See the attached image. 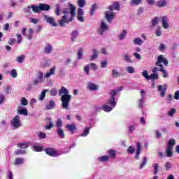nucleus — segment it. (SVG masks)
<instances>
[{
  "instance_id": "1",
  "label": "nucleus",
  "mask_w": 179,
  "mask_h": 179,
  "mask_svg": "<svg viewBox=\"0 0 179 179\" xmlns=\"http://www.w3.org/2000/svg\"><path fill=\"white\" fill-rule=\"evenodd\" d=\"M59 96H61L62 107L64 110H69V103L72 100V95L69 94V91L65 87H61L59 91Z\"/></svg>"
},
{
  "instance_id": "2",
  "label": "nucleus",
  "mask_w": 179,
  "mask_h": 179,
  "mask_svg": "<svg viewBox=\"0 0 179 179\" xmlns=\"http://www.w3.org/2000/svg\"><path fill=\"white\" fill-rule=\"evenodd\" d=\"M86 5V0H78V6L80 8L77 10V19L79 22H85V19L83 18V9L82 8L85 7Z\"/></svg>"
},
{
  "instance_id": "3",
  "label": "nucleus",
  "mask_w": 179,
  "mask_h": 179,
  "mask_svg": "<svg viewBox=\"0 0 179 179\" xmlns=\"http://www.w3.org/2000/svg\"><path fill=\"white\" fill-rule=\"evenodd\" d=\"M69 8H64L62 10V13H64V15H66L67 17H68V15H71V17H72L73 19L75 17V16H76V8L75 7V6H73V4L69 3Z\"/></svg>"
},
{
  "instance_id": "4",
  "label": "nucleus",
  "mask_w": 179,
  "mask_h": 179,
  "mask_svg": "<svg viewBox=\"0 0 179 179\" xmlns=\"http://www.w3.org/2000/svg\"><path fill=\"white\" fill-rule=\"evenodd\" d=\"M162 64H164L165 66H168L169 60H167V58L164 57V55H161L158 56L157 61L155 62V65L156 66H159L160 68H163L164 67V66H163Z\"/></svg>"
},
{
  "instance_id": "5",
  "label": "nucleus",
  "mask_w": 179,
  "mask_h": 179,
  "mask_svg": "<svg viewBox=\"0 0 179 179\" xmlns=\"http://www.w3.org/2000/svg\"><path fill=\"white\" fill-rule=\"evenodd\" d=\"M31 8L34 13H40V12L45 10V4L40 3L39 6H31Z\"/></svg>"
},
{
  "instance_id": "6",
  "label": "nucleus",
  "mask_w": 179,
  "mask_h": 179,
  "mask_svg": "<svg viewBox=\"0 0 179 179\" xmlns=\"http://www.w3.org/2000/svg\"><path fill=\"white\" fill-rule=\"evenodd\" d=\"M72 20H73V17L68 19V15H64L62 16V19L59 20V24L61 27H64L66 23L68 24L69 22H72Z\"/></svg>"
},
{
  "instance_id": "7",
  "label": "nucleus",
  "mask_w": 179,
  "mask_h": 179,
  "mask_svg": "<svg viewBox=\"0 0 179 179\" xmlns=\"http://www.w3.org/2000/svg\"><path fill=\"white\" fill-rule=\"evenodd\" d=\"M159 69L157 67H155L152 69V74L150 75L148 78V80H157L159 79V73L157 71Z\"/></svg>"
},
{
  "instance_id": "8",
  "label": "nucleus",
  "mask_w": 179,
  "mask_h": 179,
  "mask_svg": "<svg viewBox=\"0 0 179 179\" xmlns=\"http://www.w3.org/2000/svg\"><path fill=\"white\" fill-rule=\"evenodd\" d=\"M157 90L159 92L160 97H164L167 92V85H158Z\"/></svg>"
},
{
  "instance_id": "9",
  "label": "nucleus",
  "mask_w": 179,
  "mask_h": 179,
  "mask_svg": "<svg viewBox=\"0 0 179 179\" xmlns=\"http://www.w3.org/2000/svg\"><path fill=\"white\" fill-rule=\"evenodd\" d=\"M105 17L107 22H108V23H111L114 20V17H115V13H114L113 12L107 10L105 13Z\"/></svg>"
},
{
  "instance_id": "10",
  "label": "nucleus",
  "mask_w": 179,
  "mask_h": 179,
  "mask_svg": "<svg viewBox=\"0 0 179 179\" xmlns=\"http://www.w3.org/2000/svg\"><path fill=\"white\" fill-rule=\"evenodd\" d=\"M11 124L14 128H19V127H20V116H19V115H15L13 118Z\"/></svg>"
},
{
  "instance_id": "11",
  "label": "nucleus",
  "mask_w": 179,
  "mask_h": 179,
  "mask_svg": "<svg viewBox=\"0 0 179 179\" xmlns=\"http://www.w3.org/2000/svg\"><path fill=\"white\" fill-rule=\"evenodd\" d=\"M46 22L48 23L52 27H57L58 24H57V21L54 17L45 16Z\"/></svg>"
},
{
  "instance_id": "12",
  "label": "nucleus",
  "mask_w": 179,
  "mask_h": 179,
  "mask_svg": "<svg viewBox=\"0 0 179 179\" xmlns=\"http://www.w3.org/2000/svg\"><path fill=\"white\" fill-rule=\"evenodd\" d=\"M107 30H108V25H107L104 21H102L99 31V34L103 36V34H104V31H107Z\"/></svg>"
},
{
  "instance_id": "13",
  "label": "nucleus",
  "mask_w": 179,
  "mask_h": 179,
  "mask_svg": "<svg viewBox=\"0 0 179 179\" xmlns=\"http://www.w3.org/2000/svg\"><path fill=\"white\" fill-rule=\"evenodd\" d=\"M162 24L164 29H169L170 27V25H169V17L167 16L162 17Z\"/></svg>"
},
{
  "instance_id": "14",
  "label": "nucleus",
  "mask_w": 179,
  "mask_h": 179,
  "mask_svg": "<svg viewBox=\"0 0 179 179\" xmlns=\"http://www.w3.org/2000/svg\"><path fill=\"white\" fill-rule=\"evenodd\" d=\"M45 152H46V155H49V156H52V157H56V156H59V155H58V152H57V151H55L52 148H46Z\"/></svg>"
},
{
  "instance_id": "15",
  "label": "nucleus",
  "mask_w": 179,
  "mask_h": 179,
  "mask_svg": "<svg viewBox=\"0 0 179 179\" xmlns=\"http://www.w3.org/2000/svg\"><path fill=\"white\" fill-rule=\"evenodd\" d=\"M109 10L113 12V10H120V2H114L111 6L108 7Z\"/></svg>"
},
{
  "instance_id": "16",
  "label": "nucleus",
  "mask_w": 179,
  "mask_h": 179,
  "mask_svg": "<svg viewBox=\"0 0 179 179\" xmlns=\"http://www.w3.org/2000/svg\"><path fill=\"white\" fill-rule=\"evenodd\" d=\"M56 69L57 66H53L52 68L50 69L49 71L45 73V78H51V76H54V75H55Z\"/></svg>"
},
{
  "instance_id": "17",
  "label": "nucleus",
  "mask_w": 179,
  "mask_h": 179,
  "mask_svg": "<svg viewBox=\"0 0 179 179\" xmlns=\"http://www.w3.org/2000/svg\"><path fill=\"white\" fill-rule=\"evenodd\" d=\"M87 86H88L89 90H91L92 92L99 90V85H97L92 82H88Z\"/></svg>"
},
{
  "instance_id": "18",
  "label": "nucleus",
  "mask_w": 179,
  "mask_h": 179,
  "mask_svg": "<svg viewBox=\"0 0 179 179\" xmlns=\"http://www.w3.org/2000/svg\"><path fill=\"white\" fill-rule=\"evenodd\" d=\"M66 128H67L68 131L69 132H71V134H74L75 131L78 129V127H76V124H75L74 123L71 124H66Z\"/></svg>"
},
{
  "instance_id": "19",
  "label": "nucleus",
  "mask_w": 179,
  "mask_h": 179,
  "mask_svg": "<svg viewBox=\"0 0 179 179\" xmlns=\"http://www.w3.org/2000/svg\"><path fill=\"white\" fill-rule=\"evenodd\" d=\"M52 128H54V123L52 122V119L51 117H48L46 122L45 129L50 130Z\"/></svg>"
},
{
  "instance_id": "20",
  "label": "nucleus",
  "mask_w": 179,
  "mask_h": 179,
  "mask_svg": "<svg viewBox=\"0 0 179 179\" xmlns=\"http://www.w3.org/2000/svg\"><path fill=\"white\" fill-rule=\"evenodd\" d=\"M106 104L113 107V108H115V107L117 106V101H115V99L110 98V99L106 101Z\"/></svg>"
},
{
  "instance_id": "21",
  "label": "nucleus",
  "mask_w": 179,
  "mask_h": 179,
  "mask_svg": "<svg viewBox=\"0 0 179 179\" xmlns=\"http://www.w3.org/2000/svg\"><path fill=\"white\" fill-rule=\"evenodd\" d=\"M92 55L90 56V61H94V59H97L99 57V50H97V49H92Z\"/></svg>"
},
{
  "instance_id": "22",
  "label": "nucleus",
  "mask_w": 179,
  "mask_h": 179,
  "mask_svg": "<svg viewBox=\"0 0 179 179\" xmlns=\"http://www.w3.org/2000/svg\"><path fill=\"white\" fill-rule=\"evenodd\" d=\"M136 148H137V150L136 152L135 159H136V160H139V155H141V149H142L141 143H139V142L137 143Z\"/></svg>"
},
{
  "instance_id": "23",
  "label": "nucleus",
  "mask_w": 179,
  "mask_h": 179,
  "mask_svg": "<svg viewBox=\"0 0 179 179\" xmlns=\"http://www.w3.org/2000/svg\"><path fill=\"white\" fill-rule=\"evenodd\" d=\"M17 148L20 149H27L30 144L28 142L19 143L17 144Z\"/></svg>"
},
{
  "instance_id": "24",
  "label": "nucleus",
  "mask_w": 179,
  "mask_h": 179,
  "mask_svg": "<svg viewBox=\"0 0 179 179\" xmlns=\"http://www.w3.org/2000/svg\"><path fill=\"white\" fill-rule=\"evenodd\" d=\"M54 51V48L51 43H47L45 46V54H51Z\"/></svg>"
},
{
  "instance_id": "25",
  "label": "nucleus",
  "mask_w": 179,
  "mask_h": 179,
  "mask_svg": "<svg viewBox=\"0 0 179 179\" xmlns=\"http://www.w3.org/2000/svg\"><path fill=\"white\" fill-rule=\"evenodd\" d=\"M123 61H124V62H128L129 64H133L134 61L132 60V58L129 56L128 54H124L123 55Z\"/></svg>"
},
{
  "instance_id": "26",
  "label": "nucleus",
  "mask_w": 179,
  "mask_h": 179,
  "mask_svg": "<svg viewBox=\"0 0 179 179\" xmlns=\"http://www.w3.org/2000/svg\"><path fill=\"white\" fill-rule=\"evenodd\" d=\"M57 134L59 136V138H61V139H64V138H65V132L64 131L62 127L57 129Z\"/></svg>"
},
{
  "instance_id": "27",
  "label": "nucleus",
  "mask_w": 179,
  "mask_h": 179,
  "mask_svg": "<svg viewBox=\"0 0 179 179\" xmlns=\"http://www.w3.org/2000/svg\"><path fill=\"white\" fill-rule=\"evenodd\" d=\"M32 149L34 152H43V146L39 144H34Z\"/></svg>"
},
{
  "instance_id": "28",
  "label": "nucleus",
  "mask_w": 179,
  "mask_h": 179,
  "mask_svg": "<svg viewBox=\"0 0 179 179\" xmlns=\"http://www.w3.org/2000/svg\"><path fill=\"white\" fill-rule=\"evenodd\" d=\"M24 163V159L22 157L15 158L14 161L15 166H19L20 164H23Z\"/></svg>"
},
{
  "instance_id": "29",
  "label": "nucleus",
  "mask_w": 179,
  "mask_h": 179,
  "mask_svg": "<svg viewBox=\"0 0 179 179\" xmlns=\"http://www.w3.org/2000/svg\"><path fill=\"white\" fill-rule=\"evenodd\" d=\"M157 6L158 8H164V6H167V1L166 0H159L157 2Z\"/></svg>"
},
{
  "instance_id": "30",
  "label": "nucleus",
  "mask_w": 179,
  "mask_h": 179,
  "mask_svg": "<svg viewBox=\"0 0 179 179\" xmlns=\"http://www.w3.org/2000/svg\"><path fill=\"white\" fill-rule=\"evenodd\" d=\"M55 107V101H50L46 106V110H52Z\"/></svg>"
},
{
  "instance_id": "31",
  "label": "nucleus",
  "mask_w": 179,
  "mask_h": 179,
  "mask_svg": "<svg viewBox=\"0 0 179 179\" xmlns=\"http://www.w3.org/2000/svg\"><path fill=\"white\" fill-rule=\"evenodd\" d=\"M113 108H113L112 106H110L107 103L106 105H103L102 106V110H103V111H105L106 113H110V111H113Z\"/></svg>"
},
{
  "instance_id": "32",
  "label": "nucleus",
  "mask_w": 179,
  "mask_h": 179,
  "mask_svg": "<svg viewBox=\"0 0 179 179\" xmlns=\"http://www.w3.org/2000/svg\"><path fill=\"white\" fill-rule=\"evenodd\" d=\"M134 45H142L143 41L141 38H135L133 41Z\"/></svg>"
},
{
  "instance_id": "33",
  "label": "nucleus",
  "mask_w": 179,
  "mask_h": 179,
  "mask_svg": "<svg viewBox=\"0 0 179 179\" xmlns=\"http://www.w3.org/2000/svg\"><path fill=\"white\" fill-rule=\"evenodd\" d=\"M55 13L57 16H61V4L59 3L56 4Z\"/></svg>"
},
{
  "instance_id": "34",
  "label": "nucleus",
  "mask_w": 179,
  "mask_h": 179,
  "mask_svg": "<svg viewBox=\"0 0 179 179\" xmlns=\"http://www.w3.org/2000/svg\"><path fill=\"white\" fill-rule=\"evenodd\" d=\"M108 159H110V157L108 155H103V156L98 157L99 162H101L102 163L108 162Z\"/></svg>"
},
{
  "instance_id": "35",
  "label": "nucleus",
  "mask_w": 179,
  "mask_h": 179,
  "mask_svg": "<svg viewBox=\"0 0 179 179\" xmlns=\"http://www.w3.org/2000/svg\"><path fill=\"white\" fill-rule=\"evenodd\" d=\"M166 155L167 157H173V148L166 147Z\"/></svg>"
},
{
  "instance_id": "36",
  "label": "nucleus",
  "mask_w": 179,
  "mask_h": 179,
  "mask_svg": "<svg viewBox=\"0 0 179 179\" xmlns=\"http://www.w3.org/2000/svg\"><path fill=\"white\" fill-rule=\"evenodd\" d=\"M42 80H43V73H40L39 76H38V78L34 80L33 83H34V85H38Z\"/></svg>"
},
{
  "instance_id": "37",
  "label": "nucleus",
  "mask_w": 179,
  "mask_h": 179,
  "mask_svg": "<svg viewBox=\"0 0 179 179\" xmlns=\"http://www.w3.org/2000/svg\"><path fill=\"white\" fill-rule=\"evenodd\" d=\"M158 71L163 73V78H169V73H167V70L164 69V67H160Z\"/></svg>"
},
{
  "instance_id": "38",
  "label": "nucleus",
  "mask_w": 179,
  "mask_h": 179,
  "mask_svg": "<svg viewBox=\"0 0 179 179\" xmlns=\"http://www.w3.org/2000/svg\"><path fill=\"white\" fill-rule=\"evenodd\" d=\"M17 113L22 115H26V116L29 115V113L27 112V109L26 108L17 110Z\"/></svg>"
},
{
  "instance_id": "39",
  "label": "nucleus",
  "mask_w": 179,
  "mask_h": 179,
  "mask_svg": "<svg viewBox=\"0 0 179 179\" xmlns=\"http://www.w3.org/2000/svg\"><path fill=\"white\" fill-rule=\"evenodd\" d=\"M174 145H176V139L171 138L168 142L166 148H171L173 149V146H174Z\"/></svg>"
},
{
  "instance_id": "40",
  "label": "nucleus",
  "mask_w": 179,
  "mask_h": 179,
  "mask_svg": "<svg viewBox=\"0 0 179 179\" xmlns=\"http://www.w3.org/2000/svg\"><path fill=\"white\" fill-rule=\"evenodd\" d=\"M90 132V127H85V129L83 131V134L80 135V136L86 137L89 135Z\"/></svg>"
},
{
  "instance_id": "41",
  "label": "nucleus",
  "mask_w": 179,
  "mask_h": 179,
  "mask_svg": "<svg viewBox=\"0 0 179 179\" xmlns=\"http://www.w3.org/2000/svg\"><path fill=\"white\" fill-rule=\"evenodd\" d=\"M112 76L113 78H120V76H121V73L118 72V71L113 69L112 70Z\"/></svg>"
},
{
  "instance_id": "42",
  "label": "nucleus",
  "mask_w": 179,
  "mask_h": 179,
  "mask_svg": "<svg viewBox=\"0 0 179 179\" xmlns=\"http://www.w3.org/2000/svg\"><path fill=\"white\" fill-rule=\"evenodd\" d=\"M152 166L154 167L153 174H155V176H157L159 173V164H154Z\"/></svg>"
},
{
  "instance_id": "43",
  "label": "nucleus",
  "mask_w": 179,
  "mask_h": 179,
  "mask_svg": "<svg viewBox=\"0 0 179 179\" xmlns=\"http://www.w3.org/2000/svg\"><path fill=\"white\" fill-rule=\"evenodd\" d=\"M146 163H148V157H144L143 158L142 163L140 165V169L141 170H142V169L146 166Z\"/></svg>"
},
{
  "instance_id": "44",
  "label": "nucleus",
  "mask_w": 179,
  "mask_h": 179,
  "mask_svg": "<svg viewBox=\"0 0 179 179\" xmlns=\"http://www.w3.org/2000/svg\"><path fill=\"white\" fill-rule=\"evenodd\" d=\"M79 36L78 31H73L71 34V41H75V39Z\"/></svg>"
},
{
  "instance_id": "45",
  "label": "nucleus",
  "mask_w": 179,
  "mask_h": 179,
  "mask_svg": "<svg viewBox=\"0 0 179 179\" xmlns=\"http://www.w3.org/2000/svg\"><path fill=\"white\" fill-rule=\"evenodd\" d=\"M143 103H145V95H142V97L139 99L138 107L142 108L143 107Z\"/></svg>"
},
{
  "instance_id": "46",
  "label": "nucleus",
  "mask_w": 179,
  "mask_h": 179,
  "mask_svg": "<svg viewBox=\"0 0 179 179\" xmlns=\"http://www.w3.org/2000/svg\"><path fill=\"white\" fill-rule=\"evenodd\" d=\"M25 58L26 57L24 55L18 56L16 58V61L18 64H22L23 61H24Z\"/></svg>"
},
{
  "instance_id": "47",
  "label": "nucleus",
  "mask_w": 179,
  "mask_h": 179,
  "mask_svg": "<svg viewBox=\"0 0 179 179\" xmlns=\"http://www.w3.org/2000/svg\"><path fill=\"white\" fill-rule=\"evenodd\" d=\"M14 155H15L16 156H17L19 155H26V150H16L14 152Z\"/></svg>"
},
{
  "instance_id": "48",
  "label": "nucleus",
  "mask_w": 179,
  "mask_h": 179,
  "mask_svg": "<svg viewBox=\"0 0 179 179\" xmlns=\"http://www.w3.org/2000/svg\"><path fill=\"white\" fill-rule=\"evenodd\" d=\"M45 98V90H43L41 93V94L39 95V97L38 98V99L40 101H43V100H44Z\"/></svg>"
},
{
  "instance_id": "49",
  "label": "nucleus",
  "mask_w": 179,
  "mask_h": 179,
  "mask_svg": "<svg viewBox=\"0 0 179 179\" xmlns=\"http://www.w3.org/2000/svg\"><path fill=\"white\" fill-rule=\"evenodd\" d=\"M96 9H97V4H93L91 8L90 15L93 16L94 15V12H96Z\"/></svg>"
},
{
  "instance_id": "50",
  "label": "nucleus",
  "mask_w": 179,
  "mask_h": 179,
  "mask_svg": "<svg viewBox=\"0 0 179 179\" xmlns=\"http://www.w3.org/2000/svg\"><path fill=\"white\" fill-rule=\"evenodd\" d=\"M176 113H177V109L176 108H171V110L168 113V115L169 117H174V114H176Z\"/></svg>"
},
{
  "instance_id": "51",
  "label": "nucleus",
  "mask_w": 179,
  "mask_h": 179,
  "mask_svg": "<svg viewBox=\"0 0 179 179\" xmlns=\"http://www.w3.org/2000/svg\"><path fill=\"white\" fill-rule=\"evenodd\" d=\"M127 37V31L123 30V31L119 36V40H124Z\"/></svg>"
},
{
  "instance_id": "52",
  "label": "nucleus",
  "mask_w": 179,
  "mask_h": 179,
  "mask_svg": "<svg viewBox=\"0 0 179 179\" xmlns=\"http://www.w3.org/2000/svg\"><path fill=\"white\" fill-rule=\"evenodd\" d=\"M117 94L118 92L115 90H111L110 92V99H115V96H117Z\"/></svg>"
},
{
  "instance_id": "53",
  "label": "nucleus",
  "mask_w": 179,
  "mask_h": 179,
  "mask_svg": "<svg viewBox=\"0 0 179 179\" xmlns=\"http://www.w3.org/2000/svg\"><path fill=\"white\" fill-rule=\"evenodd\" d=\"M127 71L128 73H135V68H134L133 66H128L127 67Z\"/></svg>"
},
{
  "instance_id": "54",
  "label": "nucleus",
  "mask_w": 179,
  "mask_h": 179,
  "mask_svg": "<svg viewBox=\"0 0 179 179\" xmlns=\"http://www.w3.org/2000/svg\"><path fill=\"white\" fill-rule=\"evenodd\" d=\"M56 127L57 129L62 128V120L61 118H58L57 122H56Z\"/></svg>"
},
{
  "instance_id": "55",
  "label": "nucleus",
  "mask_w": 179,
  "mask_h": 179,
  "mask_svg": "<svg viewBox=\"0 0 179 179\" xmlns=\"http://www.w3.org/2000/svg\"><path fill=\"white\" fill-rule=\"evenodd\" d=\"M164 166L167 171H169V170H170L173 167V164L170 162H166Z\"/></svg>"
},
{
  "instance_id": "56",
  "label": "nucleus",
  "mask_w": 179,
  "mask_h": 179,
  "mask_svg": "<svg viewBox=\"0 0 179 179\" xmlns=\"http://www.w3.org/2000/svg\"><path fill=\"white\" fill-rule=\"evenodd\" d=\"M10 75L12 78H17V71H16V69H13L10 72Z\"/></svg>"
},
{
  "instance_id": "57",
  "label": "nucleus",
  "mask_w": 179,
  "mask_h": 179,
  "mask_svg": "<svg viewBox=\"0 0 179 179\" xmlns=\"http://www.w3.org/2000/svg\"><path fill=\"white\" fill-rule=\"evenodd\" d=\"M142 3V0H132L131 1V5H141Z\"/></svg>"
},
{
  "instance_id": "58",
  "label": "nucleus",
  "mask_w": 179,
  "mask_h": 179,
  "mask_svg": "<svg viewBox=\"0 0 179 179\" xmlns=\"http://www.w3.org/2000/svg\"><path fill=\"white\" fill-rule=\"evenodd\" d=\"M108 155L110 156L112 159H115V150H110L108 151Z\"/></svg>"
},
{
  "instance_id": "59",
  "label": "nucleus",
  "mask_w": 179,
  "mask_h": 179,
  "mask_svg": "<svg viewBox=\"0 0 179 179\" xmlns=\"http://www.w3.org/2000/svg\"><path fill=\"white\" fill-rule=\"evenodd\" d=\"M127 153H129L130 155H134V153H135V148H134V147L132 146H129L127 148Z\"/></svg>"
},
{
  "instance_id": "60",
  "label": "nucleus",
  "mask_w": 179,
  "mask_h": 179,
  "mask_svg": "<svg viewBox=\"0 0 179 179\" xmlns=\"http://www.w3.org/2000/svg\"><path fill=\"white\" fill-rule=\"evenodd\" d=\"M142 75L147 80H149V73H148V71L147 70H144L143 72H142Z\"/></svg>"
},
{
  "instance_id": "61",
  "label": "nucleus",
  "mask_w": 179,
  "mask_h": 179,
  "mask_svg": "<svg viewBox=\"0 0 179 179\" xmlns=\"http://www.w3.org/2000/svg\"><path fill=\"white\" fill-rule=\"evenodd\" d=\"M82 57H83V52H82V49H79L77 54V59H82Z\"/></svg>"
},
{
  "instance_id": "62",
  "label": "nucleus",
  "mask_w": 179,
  "mask_h": 179,
  "mask_svg": "<svg viewBox=\"0 0 179 179\" xmlns=\"http://www.w3.org/2000/svg\"><path fill=\"white\" fill-rule=\"evenodd\" d=\"M21 104L22 106H27V104H29V101L27 100L26 98L22 97L21 99Z\"/></svg>"
},
{
  "instance_id": "63",
  "label": "nucleus",
  "mask_w": 179,
  "mask_h": 179,
  "mask_svg": "<svg viewBox=\"0 0 179 179\" xmlns=\"http://www.w3.org/2000/svg\"><path fill=\"white\" fill-rule=\"evenodd\" d=\"M158 22H159V17H155V18H153L152 20V26L153 27L156 26V24H157Z\"/></svg>"
},
{
  "instance_id": "64",
  "label": "nucleus",
  "mask_w": 179,
  "mask_h": 179,
  "mask_svg": "<svg viewBox=\"0 0 179 179\" xmlns=\"http://www.w3.org/2000/svg\"><path fill=\"white\" fill-rule=\"evenodd\" d=\"M6 176L8 179H13V173L10 171H8V173H6Z\"/></svg>"
}]
</instances>
